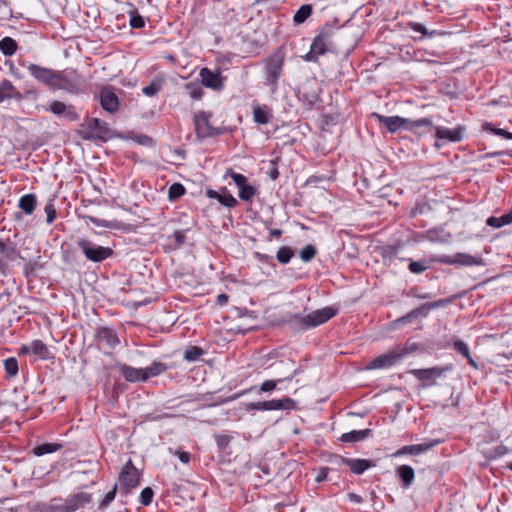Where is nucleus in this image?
Returning <instances> with one entry per match:
<instances>
[{"label":"nucleus","mask_w":512,"mask_h":512,"mask_svg":"<svg viewBox=\"0 0 512 512\" xmlns=\"http://www.w3.org/2000/svg\"><path fill=\"white\" fill-rule=\"evenodd\" d=\"M154 496V492L150 487H146L141 491L140 494V503L144 506H148L151 504Z\"/></svg>","instance_id":"49"},{"label":"nucleus","mask_w":512,"mask_h":512,"mask_svg":"<svg viewBox=\"0 0 512 512\" xmlns=\"http://www.w3.org/2000/svg\"><path fill=\"white\" fill-rule=\"evenodd\" d=\"M323 180V177L322 176H310L307 181H306V184L307 185H310V184H314V183H317L319 181H322Z\"/></svg>","instance_id":"61"},{"label":"nucleus","mask_w":512,"mask_h":512,"mask_svg":"<svg viewBox=\"0 0 512 512\" xmlns=\"http://www.w3.org/2000/svg\"><path fill=\"white\" fill-rule=\"evenodd\" d=\"M328 471H329L328 468H326V467L322 468L320 470V472L318 473L317 477H316V481L317 482H322V481L326 480L327 475H328Z\"/></svg>","instance_id":"59"},{"label":"nucleus","mask_w":512,"mask_h":512,"mask_svg":"<svg viewBox=\"0 0 512 512\" xmlns=\"http://www.w3.org/2000/svg\"><path fill=\"white\" fill-rule=\"evenodd\" d=\"M22 94L15 88L10 80L0 82V103L8 99L21 100Z\"/></svg>","instance_id":"21"},{"label":"nucleus","mask_w":512,"mask_h":512,"mask_svg":"<svg viewBox=\"0 0 512 512\" xmlns=\"http://www.w3.org/2000/svg\"><path fill=\"white\" fill-rule=\"evenodd\" d=\"M283 65L284 55L281 52H275L264 60V85L270 86L273 93L277 90Z\"/></svg>","instance_id":"3"},{"label":"nucleus","mask_w":512,"mask_h":512,"mask_svg":"<svg viewBox=\"0 0 512 512\" xmlns=\"http://www.w3.org/2000/svg\"><path fill=\"white\" fill-rule=\"evenodd\" d=\"M294 256V251L287 246L280 247L277 251L276 258L281 264H287Z\"/></svg>","instance_id":"40"},{"label":"nucleus","mask_w":512,"mask_h":512,"mask_svg":"<svg viewBox=\"0 0 512 512\" xmlns=\"http://www.w3.org/2000/svg\"><path fill=\"white\" fill-rule=\"evenodd\" d=\"M31 354L37 356L40 359L50 358V352L45 343L41 340H34L29 344Z\"/></svg>","instance_id":"29"},{"label":"nucleus","mask_w":512,"mask_h":512,"mask_svg":"<svg viewBox=\"0 0 512 512\" xmlns=\"http://www.w3.org/2000/svg\"><path fill=\"white\" fill-rule=\"evenodd\" d=\"M408 25L411 30L421 33L423 36H431V35L435 34V31H432L429 33L427 31V29L425 28V26L422 25L421 23L410 22Z\"/></svg>","instance_id":"51"},{"label":"nucleus","mask_w":512,"mask_h":512,"mask_svg":"<svg viewBox=\"0 0 512 512\" xmlns=\"http://www.w3.org/2000/svg\"><path fill=\"white\" fill-rule=\"evenodd\" d=\"M440 443L439 440H430L421 444H415V445H406L400 448L397 452L394 453V456H401V455H420L422 453L427 452L431 448L437 446Z\"/></svg>","instance_id":"18"},{"label":"nucleus","mask_w":512,"mask_h":512,"mask_svg":"<svg viewBox=\"0 0 512 512\" xmlns=\"http://www.w3.org/2000/svg\"><path fill=\"white\" fill-rule=\"evenodd\" d=\"M121 372L124 378L129 382L146 381L147 375L142 368H134L128 365H122Z\"/></svg>","instance_id":"22"},{"label":"nucleus","mask_w":512,"mask_h":512,"mask_svg":"<svg viewBox=\"0 0 512 512\" xmlns=\"http://www.w3.org/2000/svg\"><path fill=\"white\" fill-rule=\"evenodd\" d=\"M37 205V197L33 193L25 194L20 197L18 207L27 215H31Z\"/></svg>","instance_id":"23"},{"label":"nucleus","mask_w":512,"mask_h":512,"mask_svg":"<svg viewBox=\"0 0 512 512\" xmlns=\"http://www.w3.org/2000/svg\"><path fill=\"white\" fill-rule=\"evenodd\" d=\"M97 337L100 343H103L111 348L115 347L119 343L115 332L109 328H101L98 331Z\"/></svg>","instance_id":"26"},{"label":"nucleus","mask_w":512,"mask_h":512,"mask_svg":"<svg viewBox=\"0 0 512 512\" xmlns=\"http://www.w3.org/2000/svg\"><path fill=\"white\" fill-rule=\"evenodd\" d=\"M46 110L57 116H65L71 121L78 119V115L72 106H67L65 103L58 100L49 101Z\"/></svg>","instance_id":"17"},{"label":"nucleus","mask_w":512,"mask_h":512,"mask_svg":"<svg viewBox=\"0 0 512 512\" xmlns=\"http://www.w3.org/2000/svg\"><path fill=\"white\" fill-rule=\"evenodd\" d=\"M269 410H293L296 408V401L292 398L268 400Z\"/></svg>","instance_id":"27"},{"label":"nucleus","mask_w":512,"mask_h":512,"mask_svg":"<svg viewBox=\"0 0 512 512\" xmlns=\"http://www.w3.org/2000/svg\"><path fill=\"white\" fill-rule=\"evenodd\" d=\"M465 128L458 126L457 128H447L443 126L435 127V136L439 140H446L449 142H460L463 139Z\"/></svg>","instance_id":"15"},{"label":"nucleus","mask_w":512,"mask_h":512,"mask_svg":"<svg viewBox=\"0 0 512 512\" xmlns=\"http://www.w3.org/2000/svg\"><path fill=\"white\" fill-rule=\"evenodd\" d=\"M185 193V188L182 184L180 183H173L170 187H169V197L170 199H176V198H179L181 197L182 195H184Z\"/></svg>","instance_id":"47"},{"label":"nucleus","mask_w":512,"mask_h":512,"mask_svg":"<svg viewBox=\"0 0 512 512\" xmlns=\"http://www.w3.org/2000/svg\"><path fill=\"white\" fill-rule=\"evenodd\" d=\"M268 175L272 180H276L279 177L278 168L273 165V167L268 171Z\"/></svg>","instance_id":"60"},{"label":"nucleus","mask_w":512,"mask_h":512,"mask_svg":"<svg viewBox=\"0 0 512 512\" xmlns=\"http://www.w3.org/2000/svg\"><path fill=\"white\" fill-rule=\"evenodd\" d=\"M348 497L351 501L356 502V503H360L362 501V498L355 493L348 494Z\"/></svg>","instance_id":"63"},{"label":"nucleus","mask_w":512,"mask_h":512,"mask_svg":"<svg viewBox=\"0 0 512 512\" xmlns=\"http://www.w3.org/2000/svg\"><path fill=\"white\" fill-rule=\"evenodd\" d=\"M175 455L179 458L182 463H188L190 461V454L185 451H176Z\"/></svg>","instance_id":"58"},{"label":"nucleus","mask_w":512,"mask_h":512,"mask_svg":"<svg viewBox=\"0 0 512 512\" xmlns=\"http://www.w3.org/2000/svg\"><path fill=\"white\" fill-rule=\"evenodd\" d=\"M130 26L135 29L143 28L145 26V20L140 14L135 12L130 17Z\"/></svg>","instance_id":"50"},{"label":"nucleus","mask_w":512,"mask_h":512,"mask_svg":"<svg viewBox=\"0 0 512 512\" xmlns=\"http://www.w3.org/2000/svg\"><path fill=\"white\" fill-rule=\"evenodd\" d=\"M99 100L102 108L109 113H114L119 108V99L109 88H103L100 91Z\"/></svg>","instance_id":"19"},{"label":"nucleus","mask_w":512,"mask_h":512,"mask_svg":"<svg viewBox=\"0 0 512 512\" xmlns=\"http://www.w3.org/2000/svg\"><path fill=\"white\" fill-rule=\"evenodd\" d=\"M26 68L35 80L44 84L49 90H64L69 93L78 91L77 83L80 82L81 76L77 73L70 77L62 71H55L34 63H29Z\"/></svg>","instance_id":"1"},{"label":"nucleus","mask_w":512,"mask_h":512,"mask_svg":"<svg viewBox=\"0 0 512 512\" xmlns=\"http://www.w3.org/2000/svg\"><path fill=\"white\" fill-rule=\"evenodd\" d=\"M439 261L446 265H453L457 267H472V266H484L485 261L482 254L476 252L474 254L468 253H455L453 255H443Z\"/></svg>","instance_id":"7"},{"label":"nucleus","mask_w":512,"mask_h":512,"mask_svg":"<svg viewBox=\"0 0 512 512\" xmlns=\"http://www.w3.org/2000/svg\"><path fill=\"white\" fill-rule=\"evenodd\" d=\"M204 354V351L202 348L197 346L189 347L184 352V359L188 362H194L198 360L202 355Z\"/></svg>","instance_id":"41"},{"label":"nucleus","mask_w":512,"mask_h":512,"mask_svg":"<svg viewBox=\"0 0 512 512\" xmlns=\"http://www.w3.org/2000/svg\"><path fill=\"white\" fill-rule=\"evenodd\" d=\"M92 495L86 492H78L66 499H54L51 508L54 512H75L79 508L91 503Z\"/></svg>","instance_id":"4"},{"label":"nucleus","mask_w":512,"mask_h":512,"mask_svg":"<svg viewBox=\"0 0 512 512\" xmlns=\"http://www.w3.org/2000/svg\"><path fill=\"white\" fill-rule=\"evenodd\" d=\"M253 120L258 124H267L271 119V114L268 107L255 106L253 107Z\"/></svg>","instance_id":"34"},{"label":"nucleus","mask_w":512,"mask_h":512,"mask_svg":"<svg viewBox=\"0 0 512 512\" xmlns=\"http://www.w3.org/2000/svg\"><path fill=\"white\" fill-rule=\"evenodd\" d=\"M449 303V300L447 299H440V300H437L435 302H430V303H426L424 305H422L421 307L419 308H416L412 311H410L408 314H406L405 316L401 317V318H398L397 320H395V324H403V323H408L410 322L413 318H416L418 317L419 315H421L423 313L424 310H429V309H435V308H439V307H442V306H445Z\"/></svg>","instance_id":"16"},{"label":"nucleus","mask_w":512,"mask_h":512,"mask_svg":"<svg viewBox=\"0 0 512 512\" xmlns=\"http://www.w3.org/2000/svg\"><path fill=\"white\" fill-rule=\"evenodd\" d=\"M17 49L18 44L13 38L6 36L0 40V51L3 55L12 56L16 53Z\"/></svg>","instance_id":"33"},{"label":"nucleus","mask_w":512,"mask_h":512,"mask_svg":"<svg viewBox=\"0 0 512 512\" xmlns=\"http://www.w3.org/2000/svg\"><path fill=\"white\" fill-rule=\"evenodd\" d=\"M338 463L348 466L356 475L362 474L365 470L373 466V463L366 459H351L345 457H339Z\"/></svg>","instance_id":"20"},{"label":"nucleus","mask_w":512,"mask_h":512,"mask_svg":"<svg viewBox=\"0 0 512 512\" xmlns=\"http://www.w3.org/2000/svg\"><path fill=\"white\" fill-rule=\"evenodd\" d=\"M230 177L238 188V196L242 201L249 202L257 194V188L249 184L246 176L237 173L232 169H228L225 173V178Z\"/></svg>","instance_id":"9"},{"label":"nucleus","mask_w":512,"mask_h":512,"mask_svg":"<svg viewBox=\"0 0 512 512\" xmlns=\"http://www.w3.org/2000/svg\"><path fill=\"white\" fill-rule=\"evenodd\" d=\"M62 448V445L57 443H43L33 448V454L36 456H43L45 454L53 453Z\"/></svg>","instance_id":"36"},{"label":"nucleus","mask_w":512,"mask_h":512,"mask_svg":"<svg viewBox=\"0 0 512 512\" xmlns=\"http://www.w3.org/2000/svg\"><path fill=\"white\" fill-rule=\"evenodd\" d=\"M116 491H117V484H115L114 487L112 488V490L109 491L105 495L104 499L100 503V508L107 507L115 499Z\"/></svg>","instance_id":"55"},{"label":"nucleus","mask_w":512,"mask_h":512,"mask_svg":"<svg viewBox=\"0 0 512 512\" xmlns=\"http://www.w3.org/2000/svg\"><path fill=\"white\" fill-rule=\"evenodd\" d=\"M396 473L401 478L403 487L407 488L413 483L415 474L411 466L401 465L397 468Z\"/></svg>","instance_id":"28"},{"label":"nucleus","mask_w":512,"mask_h":512,"mask_svg":"<svg viewBox=\"0 0 512 512\" xmlns=\"http://www.w3.org/2000/svg\"><path fill=\"white\" fill-rule=\"evenodd\" d=\"M336 314V308L324 307L306 315L293 314L289 319V324L295 331H305L326 323Z\"/></svg>","instance_id":"2"},{"label":"nucleus","mask_w":512,"mask_h":512,"mask_svg":"<svg viewBox=\"0 0 512 512\" xmlns=\"http://www.w3.org/2000/svg\"><path fill=\"white\" fill-rule=\"evenodd\" d=\"M77 245L85 257L92 262H102L113 254L111 248L98 245L88 238H80Z\"/></svg>","instance_id":"6"},{"label":"nucleus","mask_w":512,"mask_h":512,"mask_svg":"<svg viewBox=\"0 0 512 512\" xmlns=\"http://www.w3.org/2000/svg\"><path fill=\"white\" fill-rule=\"evenodd\" d=\"M88 129L91 132L92 137L100 138L107 132L106 123L97 118H92L89 120Z\"/></svg>","instance_id":"32"},{"label":"nucleus","mask_w":512,"mask_h":512,"mask_svg":"<svg viewBox=\"0 0 512 512\" xmlns=\"http://www.w3.org/2000/svg\"><path fill=\"white\" fill-rule=\"evenodd\" d=\"M316 253V248L313 245L309 244L305 246L303 249H301L300 258L304 262H309L315 257Z\"/></svg>","instance_id":"46"},{"label":"nucleus","mask_w":512,"mask_h":512,"mask_svg":"<svg viewBox=\"0 0 512 512\" xmlns=\"http://www.w3.org/2000/svg\"><path fill=\"white\" fill-rule=\"evenodd\" d=\"M195 131L198 137L206 138L214 134V129L210 124V115L205 112H199L194 118Z\"/></svg>","instance_id":"14"},{"label":"nucleus","mask_w":512,"mask_h":512,"mask_svg":"<svg viewBox=\"0 0 512 512\" xmlns=\"http://www.w3.org/2000/svg\"><path fill=\"white\" fill-rule=\"evenodd\" d=\"M371 433L370 429H364V430H353L348 433H344L341 435L340 440L342 442H359L364 440L369 434Z\"/></svg>","instance_id":"30"},{"label":"nucleus","mask_w":512,"mask_h":512,"mask_svg":"<svg viewBox=\"0 0 512 512\" xmlns=\"http://www.w3.org/2000/svg\"><path fill=\"white\" fill-rule=\"evenodd\" d=\"M486 224H512V209L500 217L491 216L486 220Z\"/></svg>","instance_id":"44"},{"label":"nucleus","mask_w":512,"mask_h":512,"mask_svg":"<svg viewBox=\"0 0 512 512\" xmlns=\"http://www.w3.org/2000/svg\"><path fill=\"white\" fill-rule=\"evenodd\" d=\"M228 302V296L226 294H220L217 297V303L219 305H225Z\"/></svg>","instance_id":"62"},{"label":"nucleus","mask_w":512,"mask_h":512,"mask_svg":"<svg viewBox=\"0 0 512 512\" xmlns=\"http://www.w3.org/2000/svg\"><path fill=\"white\" fill-rule=\"evenodd\" d=\"M246 409L248 411H253V410L266 411V410H269L268 401L248 403L247 406H246Z\"/></svg>","instance_id":"53"},{"label":"nucleus","mask_w":512,"mask_h":512,"mask_svg":"<svg viewBox=\"0 0 512 512\" xmlns=\"http://www.w3.org/2000/svg\"><path fill=\"white\" fill-rule=\"evenodd\" d=\"M409 269L413 273H421L426 267L421 262L413 261L409 264Z\"/></svg>","instance_id":"56"},{"label":"nucleus","mask_w":512,"mask_h":512,"mask_svg":"<svg viewBox=\"0 0 512 512\" xmlns=\"http://www.w3.org/2000/svg\"><path fill=\"white\" fill-rule=\"evenodd\" d=\"M409 353L407 348H398L389 353L380 355L367 364V369L388 368L398 363Z\"/></svg>","instance_id":"10"},{"label":"nucleus","mask_w":512,"mask_h":512,"mask_svg":"<svg viewBox=\"0 0 512 512\" xmlns=\"http://www.w3.org/2000/svg\"><path fill=\"white\" fill-rule=\"evenodd\" d=\"M496 133H497L498 135H502V136L506 137L507 139H512V133L507 132V131H505V130H503V129H499V130H497V132H496Z\"/></svg>","instance_id":"64"},{"label":"nucleus","mask_w":512,"mask_h":512,"mask_svg":"<svg viewBox=\"0 0 512 512\" xmlns=\"http://www.w3.org/2000/svg\"><path fill=\"white\" fill-rule=\"evenodd\" d=\"M467 240H473L474 243L477 244V246H481V243H482L479 236L472 237V236H464V234H459V236H458L459 242H465Z\"/></svg>","instance_id":"57"},{"label":"nucleus","mask_w":512,"mask_h":512,"mask_svg":"<svg viewBox=\"0 0 512 512\" xmlns=\"http://www.w3.org/2000/svg\"><path fill=\"white\" fill-rule=\"evenodd\" d=\"M162 89L161 80H152L149 85L143 87L142 92L148 97L155 96Z\"/></svg>","instance_id":"42"},{"label":"nucleus","mask_w":512,"mask_h":512,"mask_svg":"<svg viewBox=\"0 0 512 512\" xmlns=\"http://www.w3.org/2000/svg\"><path fill=\"white\" fill-rule=\"evenodd\" d=\"M4 368L9 376H15L18 373V362L15 358L11 357L4 361Z\"/></svg>","instance_id":"45"},{"label":"nucleus","mask_w":512,"mask_h":512,"mask_svg":"<svg viewBox=\"0 0 512 512\" xmlns=\"http://www.w3.org/2000/svg\"><path fill=\"white\" fill-rule=\"evenodd\" d=\"M450 237L443 226H437L428 231V239L432 242L447 243L450 241Z\"/></svg>","instance_id":"31"},{"label":"nucleus","mask_w":512,"mask_h":512,"mask_svg":"<svg viewBox=\"0 0 512 512\" xmlns=\"http://www.w3.org/2000/svg\"><path fill=\"white\" fill-rule=\"evenodd\" d=\"M57 200L56 195L50 196L44 205V213L46 215V222L51 223L56 219V205L55 202Z\"/></svg>","instance_id":"35"},{"label":"nucleus","mask_w":512,"mask_h":512,"mask_svg":"<svg viewBox=\"0 0 512 512\" xmlns=\"http://www.w3.org/2000/svg\"><path fill=\"white\" fill-rule=\"evenodd\" d=\"M140 471L134 466L131 459H129L123 466L119 474V486L121 492L129 493L132 489L140 484Z\"/></svg>","instance_id":"8"},{"label":"nucleus","mask_w":512,"mask_h":512,"mask_svg":"<svg viewBox=\"0 0 512 512\" xmlns=\"http://www.w3.org/2000/svg\"><path fill=\"white\" fill-rule=\"evenodd\" d=\"M454 349L462 354L465 358L469 356L470 350L467 344L462 340H457L454 342Z\"/></svg>","instance_id":"54"},{"label":"nucleus","mask_w":512,"mask_h":512,"mask_svg":"<svg viewBox=\"0 0 512 512\" xmlns=\"http://www.w3.org/2000/svg\"><path fill=\"white\" fill-rule=\"evenodd\" d=\"M199 75L203 86L216 91L222 90L224 86V79L220 70L212 71L211 69L204 67L200 70Z\"/></svg>","instance_id":"13"},{"label":"nucleus","mask_w":512,"mask_h":512,"mask_svg":"<svg viewBox=\"0 0 512 512\" xmlns=\"http://www.w3.org/2000/svg\"><path fill=\"white\" fill-rule=\"evenodd\" d=\"M292 379V376L290 377H285L284 379H277V380H266L264 381L260 387H259V391L258 393H262V392H270V391H273L274 389H276L277 387V384L278 383H281L282 381L284 380H291Z\"/></svg>","instance_id":"43"},{"label":"nucleus","mask_w":512,"mask_h":512,"mask_svg":"<svg viewBox=\"0 0 512 512\" xmlns=\"http://www.w3.org/2000/svg\"><path fill=\"white\" fill-rule=\"evenodd\" d=\"M217 446L220 450H225L231 442L230 435H216L215 437Z\"/></svg>","instance_id":"52"},{"label":"nucleus","mask_w":512,"mask_h":512,"mask_svg":"<svg viewBox=\"0 0 512 512\" xmlns=\"http://www.w3.org/2000/svg\"><path fill=\"white\" fill-rule=\"evenodd\" d=\"M208 196L210 198L218 200V202H220L223 206H226L229 208L235 207L237 205L236 198L226 190H224L222 192H217V191L211 190L208 192Z\"/></svg>","instance_id":"24"},{"label":"nucleus","mask_w":512,"mask_h":512,"mask_svg":"<svg viewBox=\"0 0 512 512\" xmlns=\"http://www.w3.org/2000/svg\"><path fill=\"white\" fill-rule=\"evenodd\" d=\"M333 30L330 26L323 27L318 35L314 38L310 51L305 55L307 61H317L320 55L325 54L332 45L331 37Z\"/></svg>","instance_id":"5"},{"label":"nucleus","mask_w":512,"mask_h":512,"mask_svg":"<svg viewBox=\"0 0 512 512\" xmlns=\"http://www.w3.org/2000/svg\"><path fill=\"white\" fill-rule=\"evenodd\" d=\"M312 13V7L310 5H302L294 14L293 21L295 24H301L305 22Z\"/></svg>","instance_id":"38"},{"label":"nucleus","mask_w":512,"mask_h":512,"mask_svg":"<svg viewBox=\"0 0 512 512\" xmlns=\"http://www.w3.org/2000/svg\"><path fill=\"white\" fill-rule=\"evenodd\" d=\"M372 116L382 125H384L390 133H395L401 129H408L410 120L400 116H384L373 113Z\"/></svg>","instance_id":"12"},{"label":"nucleus","mask_w":512,"mask_h":512,"mask_svg":"<svg viewBox=\"0 0 512 512\" xmlns=\"http://www.w3.org/2000/svg\"><path fill=\"white\" fill-rule=\"evenodd\" d=\"M167 365L162 362H153L149 367L144 368L147 379L158 376L167 370Z\"/></svg>","instance_id":"37"},{"label":"nucleus","mask_w":512,"mask_h":512,"mask_svg":"<svg viewBox=\"0 0 512 512\" xmlns=\"http://www.w3.org/2000/svg\"><path fill=\"white\" fill-rule=\"evenodd\" d=\"M190 229H186L184 231H175L173 235L167 237L166 247L170 250H176L180 246H182L187 239V233Z\"/></svg>","instance_id":"25"},{"label":"nucleus","mask_w":512,"mask_h":512,"mask_svg":"<svg viewBox=\"0 0 512 512\" xmlns=\"http://www.w3.org/2000/svg\"><path fill=\"white\" fill-rule=\"evenodd\" d=\"M433 124L432 119L429 117L420 118L417 120H410V124L408 125V130L420 128V127H426L431 126Z\"/></svg>","instance_id":"48"},{"label":"nucleus","mask_w":512,"mask_h":512,"mask_svg":"<svg viewBox=\"0 0 512 512\" xmlns=\"http://www.w3.org/2000/svg\"><path fill=\"white\" fill-rule=\"evenodd\" d=\"M185 90L192 99L200 100L203 96V89L198 83L189 82L185 84Z\"/></svg>","instance_id":"39"},{"label":"nucleus","mask_w":512,"mask_h":512,"mask_svg":"<svg viewBox=\"0 0 512 512\" xmlns=\"http://www.w3.org/2000/svg\"><path fill=\"white\" fill-rule=\"evenodd\" d=\"M452 366L432 367L427 369H414L410 373L423 382V386H433L436 379L442 377L446 372L451 371Z\"/></svg>","instance_id":"11"}]
</instances>
